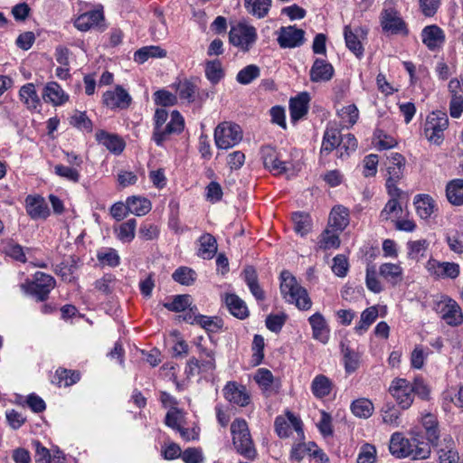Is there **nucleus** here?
<instances>
[{"mask_svg":"<svg viewBox=\"0 0 463 463\" xmlns=\"http://www.w3.org/2000/svg\"><path fill=\"white\" fill-rule=\"evenodd\" d=\"M260 75V70L257 65L250 64L241 69L237 76L236 80L242 85H247L252 82L254 80L259 78Z\"/></svg>","mask_w":463,"mask_h":463,"instance_id":"nucleus-52","label":"nucleus"},{"mask_svg":"<svg viewBox=\"0 0 463 463\" xmlns=\"http://www.w3.org/2000/svg\"><path fill=\"white\" fill-rule=\"evenodd\" d=\"M205 76L212 84H217L224 77L221 61L218 60L207 61L205 65Z\"/></svg>","mask_w":463,"mask_h":463,"instance_id":"nucleus-50","label":"nucleus"},{"mask_svg":"<svg viewBox=\"0 0 463 463\" xmlns=\"http://www.w3.org/2000/svg\"><path fill=\"white\" fill-rule=\"evenodd\" d=\"M342 353L344 356V364L346 373H351L356 371L359 366V355L348 346L342 344Z\"/></svg>","mask_w":463,"mask_h":463,"instance_id":"nucleus-53","label":"nucleus"},{"mask_svg":"<svg viewBox=\"0 0 463 463\" xmlns=\"http://www.w3.org/2000/svg\"><path fill=\"white\" fill-rule=\"evenodd\" d=\"M313 338L326 344L329 339V328L322 314L315 313L308 318Z\"/></svg>","mask_w":463,"mask_h":463,"instance_id":"nucleus-21","label":"nucleus"},{"mask_svg":"<svg viewBox=\"0 0 463 463\" xmlns=\"http://www.w3.org/2000/svg\"><path fill=\"white\" fill-rule=\"evenodd\" d=\"M96 139L99 144L107 147L114 154H120L125 147L124 141L117 135L109 134L104 130H99L96 133Z\"/></svg>","mask_w":463,"mask_h":463,"instance_id":"nucleus-24","label":"nucleus"},{"mask_svg":"<svg viewBox=\"0 0 463 463\" xmlns=\"http://www.w3.org/2000/svg\"><path fill=\"white\" fill-rule=\"evenodd\" d=\"M54 173L56 175L72 183H78L80 178V172L76 167L67 166L61 164L54 166Z\"/></svg>","mask_w":463,"mask_h":463,"instance_id":"nucleus-54","label":"nucleus"},{"mask_svg":"<svg viewBox=\"0 0 463 463\" xmlns=\"http://www.w3.org/2000/svg\"><path fill=\"white\" fill-rule=\"evenodd\" d=\"M5 252L6 253V255L10 256L11 258L17 261L23 263L26 262V256L24 248L16 242H8L5 247Z\"/></svg>","mask_w":463,"mask_h":463,"instance_id":"nucleus-59","label":"nucleus"},{"mask_svg":"<svg viewBox=\"0 0 463 463\" xmlns=\"http://www.w3.org/2000/svg\"><path fill=\"white\" fill-rule=\"evenodd\" d=\"M429 246L430 242L425 239L408 241V257L417 261L420 260L421 258L425 257Z\"/></svg>","mask_w":463,"mask_h":463,"instance_id":"nucleus-45","label":"nucleus"},{"mask_svg":"<svg viewBox=\"0 0 463 463\" xmlns=\"http://www.w3.org/2000/svg\"><path fill=\"white\" fill-rule=\"evenodd\" d=\"M341 144H339L338 151H340V156H348L350 152L355 151L357 147L356 138L353 134L341 135Z\"/></svg>","mask_w":463,"mask_h":463,"instance_id":"nucleus-58","label":"nucleus"},{"mask_svg":"<svg viewBox=\"0 0 463 463\" xmlns=\"http://www.w3.org/2000/svg\"><path fill=\"white\" fill-rule=\"evenodd\" d=\"M278 43L281 48H296L304 43L305 32L295 26H283L279 29Z\"/></svg>","mask_w":463,"mask_h":463,"instance_id":"nucleus-17","label":"nucleus"},{"mask_svg":"<svg viewBox=\"0 0 463 463\" xmlns=\"http://www.w3.org/2000/svg\"><path fill=\"white\" fill-rule=\"evenodd\" d=\"M172 278L175 282L184 286H190L196 280V272L188 267H180L172 274Z\"/></svg>","mask_w":463,"mask_h":463,"instance_id":"nucleus-49","label":"nucleus"},{"mask_svg":"<svg viewBox=\"0 0 463 463\" xmlns=\"http://www.w3.org/2000/svg\"><path fill=\"white\" fill-rule=\"evenodd\" d=\"M226 306L234 317L244 319L249 316V310L245 302L235 294H228L225 298Z\"/></svg>","mask_w":463,"mask_h":463,"instance_id":"nucleus-30","label":"nucleus"},{"mask_svg":"<svg viewBox=\"0 0 463 463\" xmlns=\"http://www.w3.org/2000/svg\"><path fill=\"white\" fill-rule=\"evenodd\" d=\"M197 90L196 84L191 80H180L176 85V91L181 99L193 102Z\"/></svg>","mask_w":463,"mask_h":463,"instance_id":"nucleus-51","label":"nucleus"},{"mask_svg":"<svg viewBox=\"0 0 463 463\" xmlns=\"http://www.w3.org/2000/svg\"><path fill=\"white\" fill-rule=\"evenodd\" d=\"M223 395L227 401L236 405L244 407L250 402V395L246 388L238 385L234 382H229L223 388Z\"/></svg>","mask_w":463,"mask_h":463,"instance_id":"nucleus-18","label":"nucleus"},{"mask_svg":"<svg viewBox=\"0 0 463 463\" xmlns=\"http://www.w3.org/2000/svg\"><path fill=\"white\" fill-rule=\"evenodd\" d=\"M390 452L396 458L411 457L412 459H424L430 454L429 443L420 441L418 439H406L402 433L395 432L392 435Z\"/></svg>","mask_w":463,"mask_h":463,"instance_id":"nucleus-1","label":"nucleus"},{"mask_svg":"<svg viewBox=\"0 0 463 463\" xmlns=\"http://www.w3.org/2000/svg\"><path fill=\"white\" fill-rule=\"evenodd\" d=\"M168 118V113L165 109H157L154 115V131L153 140L157 146H163L164 142L173 134H180L184 127V122L182 115L174 110L171 113V118L165 124Z\"/></svg>","mask_w":463,"mask_h":463,"instance_id":"nucleus-2","label":"nucleus"},{"mask_svg":"<svg viewBox=\"0 0 463 463\" xmlns=\"http://www.w3.org/2000/svg\"><path fill=\"white\" fill-rule=\"evenodd\" d=\"M349 224V212L344 206H335L332 209L327 227L335 230V232H342Z\"/></svg>","mask_w":463,"mask_h":463,"instance_id":"nucleus-23","label":"nucleus"},{"mask_svg":"<svg viewBox=\"0 0 463 463\" xmlns=\"http://www.w3.org/2000/svg\"><path fill=\"white\" fill-rule=\"evenodd\" d=\"M199 242L198 256L205 260L213 259L217 251L215 238L210 233H204L200 237Z\"/></svg>","mask_w":463,"mask_h":463,"instance_id":"nucleus-33","label":"nucleus"},{"mask_svg":"<svg viewBox=\"0 0 463 463\" xmlns=\"http://www.w3.org/2000/svg\"><path fill=\"white\" fill-rule=\"evenodd\" d=\"M383 421L385 424L397 427L399 425V419L401 416L400 411L392 404H386L383 407L382 411Z\"/></svg>","mask_w":463,"mask_h":463,"instance_id":"nucleus-55","label":"nucleus"},{"mask_svg":"<svg viewBox=\"0 0 463 463\" xmlns=\"http://www.w3.org/2000/svg\"><path fill=\"white\" fill-rule=\"evenodd\" d=\"M97 259L103 265L116 267L119 264V256L116 250L108 248L100 250L97 254Z\"/></svg>","mask_w":463,"mask_h":463,"instance_id":"nucleus-57","label":"nucleus"},{"mask_svg":"<svg viewBox=\"0 0 463 463\" xmlns=\"http://www.w3.org/2000/svg\"><path fill=\"white\" fill-rule=\"evenodd\" d=\"M441 318L450 326L463 323V314L459 305L452 298H446L439 304Z\"/></svg>","mask_w":463,"mask_h":463,"instance_id":"nucleus-15","label":"nucleus"},{"mask_svg":"<svg viewBox=\"0 0 463 463\" xmlns=\"http://www.w3.org/2000/svg\"><path fill=\"white\" fill-rule=\"evenodd\" d=\"M309 100L310 98L307 92H302L290 99L289 111L292 120H298L307 113Z\"/></svg>","mask_w":463,"mask_h":463,"instance_id":"nucleus-25","label":"nucleus"},{"mask_svg":"<svg viewBox=\"0 0 463 463\" xmlns=\"http://www.w3.org/2000/svg\"><path fill=\"white\" fill-rule=\"evenodd\" d=\"M194 320L196 321L197 325L201 326L203 328L210 332L217 331L222 327V320L217 317L216 320L214 321L210 317L198 315L194 317Z\"/></svg>","mask_w":463,"mask_h":463,"instance_id":"nucleus-60","label":"nucleus"},{"mask_svg":"<svg viewBox=\"0 0 463 463\" xmlns=\"http://www.w3.org/2000/svg\"><path fill=\"white\" fill-rule=\"evenodd\" d=\"M43 99L45 102H50L53 106H60L68 100L69 96L57 82L51 81L43 89Z\"/></svg>","mask_w":463,"mask_h":463,"instance_id":"nucleus-22","label":"nucleus"},{"mask_svg":"<svg viewBox=\"0 0 463 463\" xmlns=\"http://www.w3.org/2000/svg\"><path fill=\"white\" fill-rule=\"evenodd\" d=\"M231 433L236 451L249 460L255 459L258 453L247 421L240 418L235 419L231 424Z\"/></svg>","mask_w":463,"mask_h":463,"instance_id":"nucleus-4","label":"nucleus"},{"mask_svg":"<svg viewBox=\"0 0 463 463\" xmlns=\"http://www.w3.org/2000/svg\"><path fill=\"white\" fill-rule=\"evenodd\" d=\"M402 207L398 200L390 199L380 213L381 222H396L402 216Z\"/></svg>","mask_w":463,"mask_h":463,"instance_id":"nucleus-34","label":"nucleus"},{"mask_svg":"<svg viewBox=\"0 0 463 463\" xmlns=\"http://www.w3.org/2000/svg\"><path fill=\"white\" fill-rule=\"evenodd\" d=\"M102 102L112 109H126L130 106L132 98L123 87L118 85L113 90H107L103 94Z\"/></svg>","mask_w":463,"mask_h":463,"instance_id":"nucleus-16","label":"nucleus"},{"mask_svg":"<svg viewBox=\"0 0 463 463\" xmlns=\"http://www.w3.org/2000/svg\"><path fill=\"white\" fill-rule=\"evenodd\" d=\"M380 22L384 33L402 35L409 33L405 22L393 8L383 9L381 13Z\"/></svg>","mask_w":463,"mask_h":463,"instance_id":"nucleus-10","label":"nucleus"},{"mask_svg":"<svg viewBox=\"0 0 463 463\" xmlns=\"http://www.w3.org/2000/svg\"><path fill=\"white\" fill-rule=\"evenodd\" d=\"M292 221L294 223V231L301 235H307L312 226V221L308 214L303 213H295L292 214Z\"/></svg>","mask_w":463,"mask_h":463,"instance_id":"nucleus-47","label":"nucleus"},{"mask_svg":"<svg viewBox=\"0 0 463 463\" xmlns=\"http://www.w3.org/2000/svg\"><path fill=\"white\" fill-rule=\"evenodd\" d=\"M389 392L402 410L409 409L414 400L413 389L406 379H394L389 388Z\"/></svg>","mask_w":463,"mask_h":463,"instance_id":"nucleus-9","label":"nucleus"},{"mask_svg":"<svg viewBox=\"0 0 463 463\" xmlns=\"http://www.w3.org/2000/svg\"><path fill=\"white\" fill-rule=\"evenodd\" d=\"M366 35L367 30L361 26L352 28L350 25H345L344 28L345 45L358 58L364 55L362 40L365 39Z\"/></svg>","mask_w":463,"mask_h":463,"instance_id":"nucleus-13","label":"nucleus"},{"mask_svg":"<svg viewBox=\"0 0 463 463\" xmlns=\"http://www.w3.org/2000/svg\"><path fill=\"white\" fill-rule=\"evenodd\" d=\"M332 381L324 374L317 375L311 383V392L316 398L322 399L330 394Z\"/></svg>","mask_w":463,"mask_h":463,"instance_id":"nucleus-29","label":"nucleus"},{"mask_svg":"<svg viewBox=\"0 0 463 463\" xmlns=\"http://www.w3.org/2000/svg\"><path fill=\"white\" fill-rule=\"evenodd\" d=\"M374 407L373 402L366 398H360L354 401L351 404L352 412L359 418L367 419L373 412Z\"/></svg>","mask_w":463,"mask_h":463,"instance_id":"nucleus-44","label":"nucleus"},{"mask_svg":"<svg viewBox=\"0 0 463 463\" xmlns=\"http://www.w3.org/2000/svg\"><path fill=\"white\" fill-rule=\"evenodd\" d=\"M333 261V272L338 277H345L349 266L347 258L343 254H338L334 258Z\"/></svg>","mask_w":463,"mask_h":463,"instance_id":"nucleus-62","label":"nucleus"},{"mask_svg":"<svg viewBox=\"0 0 463 463\" xmlns=\"http://www.w3.org/2000/svg\"><path fill=\"white\" fill-rule=\"evenodd\" d=\"M376 449L371 444H364L357 458V463H373L376 458Z\"/></svg>","mask_w":463,"mask_h":463,"instance_id":"nucleus-63","label":"nucleus"},{"mask_svg":"<svg viewBox=\"0 0 463 463\" xmlns=\"http://www.w3.org/2000/svg\"><path fill=\"white\" fill-rule=\"evenodd\" d=\"M55 284L56 281L52 276L37 271L33 275V280H27L21 287L24 292L33 296L37 301L42 302L48 298Z\"/></svg>","mask_w":463,"mask_h":463,"instance_id":"nucleus-5","label":"nucleus"},{"mask_svg":"<svg viewBox=\"0 0 463 463\" xmlns=\"http://www.w3.org/2000/svg\"><path fill=\"white\" fill-rule=\"evenodd\" d=\"M270 5L271 0H245V7L248 12L258 18L265 17Z\"/></svg>","mask_w":463,"mask_h":463,"instance_id":"nucleus-42","label":"nucleus"},{"mask_svg":"<svg viewBox=\"0 0 463 463\" xmlns=\"http://www.w3.org/2000/svg\"><path fill=\"white\" fill-rule=\"evenodd\" d=\"M422 43L430 51L439 49L445 42V34L437 25H428L421 32Z\"/></svg>","mask_w":463,"mask_h":463,"instance_id":"nucleus-20","label":"nucleus"},{"mask_svg":"<svg viewBox=\"0 0 463 463\" xmlns=\"http://www.w3.org/2000/svg\"><path fill=\"white\" fill-rule=\"evenodd\" d=\"M128 211L137 216L146 215L151 210V203L144 197H129L127 200Z\"/></svg>","mask_w":463,"mask_h":463,"instance_id":"nucleus-39","label":"nucleus"},{"mask_svg":"<svg viewBox=\"0 0 463 463\" xmlns=\"http://www.w3.org/2000/svg\"><path fill=\"white\" fill-rule=\"evenodd\" d=\"M379 272L382 277L393 284H396L398 281L402 280V269L398 264H382L380 266Z\"/></svg>","mask_w":463,"mask_h":463,"instance_id":"nucleus-48","label":"nucleus"},{"mask_svg":"<svg viewBox=\"0 0 463 463\" xmlns=\"http://www.w3.org/2000/svg\"><path fill=\"white\" fill-rule=\"evenodd\" d=\"M341 133L336 128H326L324 137L320 153L321 155H328L335 148H338L339 144H341Z\"/></svg>","mask_w":463,"mask_h":463,"instance_id":"nucleus-32","label":"nucleus"},{"mask_svg":"<svg viewBox=\"0 0 463 463\" xmlns=\"http://www.w3.org/2000/svg\"><path fill=\"white\" fill-rule=\"evenodd\" d=\"M334 73L335 70L331 63L317 58L309 71L310 80L312 82H326L333 78Z\"/></svg>","mask_w":463,"mask_h":463,"instance_id":"nucleus-19","label":"nucleus"},{"mask_svg":"<svg viewBox=\"0 0 463 463\" xmlns=\"http://www.w3.org/2000/svg\"><path fill=\"white\" fill-rule=\"evenodd\" d=\"M446 196L453 205L463 204V179H455L448 183L446 186Z\"/></svg>","mask_w":463,"mask_h":463,"instance_id":"nucleus-35","label":"nucleus"},{"mask_svg":"<svg viewBox=\"0 0 463 463\" xmlns=\"http://www.w3.org/2000/svg\"><path fill=\"white\" fill-rule=\"evenodd\" d=\"M280 292L285 300L295 304L300 310L311 308L312 301L306 288L301 287L296 278L288 270L280 273Z\"/></svg>","mask_w":463,"mask_h":463,"instance_id":"nucleus-3","label":"nucleus"},{"mask_svg":"<svg viewBox=\"0 0 463 463\" xmlns=\"http://www.w3.org/2000/svg\"><path fill=\"white\" fill-rule=\"evenodd\" d=\"M340 233L341 232H335V230L326 226L325 231L318 237V249L324 250L337 249L341 242L339 238Z\"/></svg>","mask_w":463,"mask_h":463,"instance_id":"nucleus-31","label":"nucleus"},{"mask_svg":"<svg viewBox=\"0 0 463 463\" xmlns=\"http://www.w3.org/2000/svg\"><path fill=\"white\" fill-rule=\"evenodd\" d=\"M428 272L437 279H451L458 277L460 273L459 265L455 262L439 261L430 259L426 263Z\"/></svg>","mask_w":463,"mask_h":463,"instance_id":"nucleus-12","label":"nucleus"},{"mask_svg":"<svg viewBox=\"0 0 463 463\" xmlns=\"http://www.w3.org/2000/svg\"><path fill=\"white\" fill-rule=\"evenodd\" d=\"M337 115L345 128H351L359 118V110L354 104H349L338 109Z\"/></svg>","mask_w":463,"mask_h":463,"instance_id":"nucleus-41","label":"nucleus"},{"mask_svg":"<svg viewBox=\"0 0 463 463\" xmlns=\"http://www.w3.org/2000/svg\"><path fill=\"white\" fill-rule=\"evenodd\" d=\"M136 219H129L115 228L117 238L123 242H130L135 238Z\"/></svg>","mask_w":463,"mask_h":463,"instance_id":"nucleus-46","label":"nucleus"},{"mask_svg":"<svg viewBox=\"0 0 463 463\" xmlns=\"http://www.w3.org/2000/svg\"><path fill=\"white\" fill-rule=\"evenodd\" d=\"M302 425L301 420L291 412H287V419L282 416L277 417L274 422L275 431L280 438L288 437L293 429L298 435L303 439L304 432Z\"/></svg>","mask_w":463,"mask_h":463,"instance_id":"nucleus-14","label":"nucleus"},{"mask_svg":"<svg viewBox=\"0 0 463 463\" xmlns=\"http://www.w3.org/2000/svg\"><path fill=\"white\" fill-rule=\"evenodd\" d=\"M19 96L28 109L39 110L41 108V100L33 83L22 86L19 90Z\"/></svg>","mask_w":463,"mask_h":463,"instance_id":"nucleus-26","label":"nucleus"},{"mask_svg":"<svg viewBox=\"0 0 463 463\" xmlns=\"http://www.w3.org/2000/svg\"><path fill=\"white\" fill-rule=\"evenodd\" d=\"M418 215L421 219H428L436 210L435 201L429 194H418L414 199Z\"/></svg>","mask_w":463,"mask_h":463,"instance_id":"nucleus-28","label":"nucleus"},{"mask_svg":"<svg viewBox=\"0 0 463 463\" xmlns=\"http://www.w3.org/2000/svg\"><path fill=\"white\" fill-rule=\"evenodd\" d=\"M182 459L185 463H201L203 460L202 449L199 448H189L182 452Z\"/></svg>","mask_w":463,"mask_h":463,"instance_id":"nucleus-64","label":"nucleus"},{"mask_svg":"<svg viewBox=\"0 0 463 463\" xmlns=\"http://www.w3.org/2000/svg\"><path fill=\"white\" fill-rule=\"evenodd\" d=\"M422 426L425 429L429 442L436 445L439 438L437 417L431 413L425 414L422 417Z\"/></svg>","mask_w":463,"mask_h":463,"instance_id":"nucleus-38","label":"nucleus"},{"mask_svg":"<svg viewBox=\"0 0 463 463\" xmlns=\"http://www.w3.org/2000/svg\"><path fill=\"white\" fill-rule=\"evenodd\" d=\"M256 40L257 32L252 25L240 23L232 26L229 33L230 43L244 52L249 51Z\"/></svg>","mask_w":463,"mask_h":463,"instance_id":"nucleus-8","label":"nucleus"},{"mask_svg":"<svg viewBox=\"0 0 463 463\" xmlns=\"http://www.w3.org/2000/svg\"><path fill=\"white\" fill-rule=\"evenodd\" d=\"M103 18L102 13L99 11H90L80 14L75 20V27L80 31L85 32L92 26L97 25Z\"/></svg>","mask_w":463,"mask_h":463,"instance_id":"nucleus-37","label":"nucleus"},{"mask_svg":"<svg viewBox=\"0 0 463 463\" xmlns=\"http://www.w3.org/2000/svg\"><path fill=\"white\" fill-rule=\"evenodd\" d=\"M198 349L199 358L197 359L200 361V367L203 369V372H213L216 368L214 352L201 345H198Z\"/></svg>","mask_w":463,"mask_h":463,"instance_id":"nucleus-43","label":"nucleus"},{"mask_svg":"<svg viewBox=\"0 0 463 463\" xmlns=\"http://www.w3.org/2000/svg\"><path fill=\"white\" fill-rule=\"evenodd\" d=\"M242 139V131L239 125L223 122L214 130L215 145L220 149L233 147Z\"/></svg>","mask_w":463,"mask_h":463,"instance_id":"nucleus-7","label":"nucleus"},{"mask_svg":"<svg viewBox=\"0 0 463 463\" xmlns=\"http://www.w3.org/2000/svg\"><path fill=\"white\" fill-rule=\"evenodd\" d=\"M80 373L78 371L59 368L54 376L53 383L59 386L69 387L80 381Z\"/></svg>","mask_w":463,"mask_h":463,"instance_id":"nucleus-40","label":"nucleus"},{"mask_svg":"<svg viewBox=\"0 0 463 463\" xmlns=\"http://www.w3.org/2000/svg\"><path fill=\"white\" fill-rule=\"evenodd\" d=\"M260 156L265 168L275 175L285 174L289 170V163L282 160L279 153L270 146L260 148Z\"/></svg>","mask_w":463,"mask_h":463,"instance_id":"nucleus-11","label":"nucleus"},{"mask_svg":"<svg viewBox=\"0 0 463 463\" xmlns=\"http://www.w3.org/2000/svg\"><path fill=\"white\" fill-rule=\"evenodd\" d=\"M26 211L33 219L46 218L50 213L43 198L33 196L26 198Z\"/></svg>","mask_w":463,"mask_h":463,"instance_id":"nucleus-27","label":"nucleus"},{"mask_svg":"<svg viewBox=\"0 0 463 463\" xmlns=\"http://www.w3.org/2000/svg\"><path fill=\"white\" fill-rule=\"evenodd\" d=\"M448 126V115L443 111H433L426 118L424 136L430 142L439 145L444 139V131Z\"/></svg>","mask_w":463,"mask_h":463,"instance_id":"nucleus-6","label":"nucleus"},{"mask_svg":"<svg viewBox=\"0 0 463 463\" xmlns=\"http://www.w3.org/2000/svg\"><path fill=\"white\" fill-rule=\"evenodd\" d=\"M191 305V297L189 295H177L171 302H166L164 307L169 311L181 312L185 310Z\"/></svg>","mask_w":463,"mask_h":463,"instance_id":"nucleus-56","label":"nucleus"},{"mask_svg":"<svg viewBox=\"0 0 463 463\" xmlns=\"http://www.w3.org/2000/svg\"><path fill=\"white\" fill-rule=\"evenodd\" d=\"M154 100L157 105L167 107L175 105L177 99L173 93L165 90H160L154 93Z\"/></svg>","mask_w":463,"mask_h":463,"instance_id":"nucleus-61","label":"nucleus"},{"mask_svg":"<svg viewBox=\"0 0 463 463\" xmlns=\"http://www.w3.org/2000/svg\"><path fill=\"white\" fill-rule=\"evenodd\" d=\"M378 317V308L375 306L364 309L360 317V321L354 327V331L358 335H363L374 323Z\"/></svg>","mask_w":463,"mask_h":463,"instance_id":"nucleus-36","label":"nucleus"}]
</instances>
